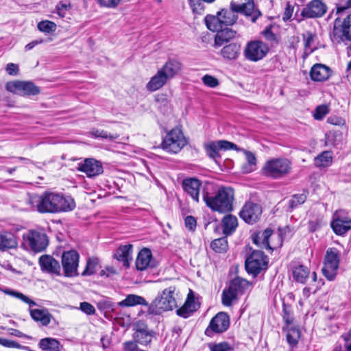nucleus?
<instances>
[{
  "instance_id": "5",
  "label": "nucleus",
  "mask_w": 351,
  "mask_h": 351,
  "mask_svg": "<svg viewBox=\"0 0 351 351\" xmlns=\"http://www.w3.org/2000/svg\"><path fill=\"white\" fill-rule=\"evenodd\" d=\"M49 243L45 233L37 230H29L23 235L22 246L24 249L34 252H42Z\"/></svg>"
},
{
  "instance_id": "2",
  "label": "nucleus",
  "mask_w": 351,
  "mask_h": 351,
  "mask_svg": "<svg viewBox=\"0 0 351 351\" xmlns=\"http://www.w3.org/2000/svg\"><path fill=\"white\" fill-rule=\"evenodd\" d=\"M176 287L170 286L165 289L154 300L149 304L147 311L152 315H160L177 307Z\"/></svg>"
},
{
  "instance_id": "55",
  "label": "nucleus",
  "mask_w": 351,
  "mask_h": 351,
  "mask_svg": "<svg viewBox=\"0 0 351 351\" xmlns=\"http://www.w3.org/2000/svg\"><path fill=\"white\" fill-rule=\"evenodd\" d=\"M306 199V196L304 194L295 195L292 197L289 201V206L291 208H294L298 206L303 204Z\"/></svg>"
},
{
  "instance_id": "16",
  "label": "nucleus",
  "mask_w": 351,
  "mask_h": 351,
  "mask_svg": "<svg viewBox=\"0 0 351 351\" xmlns=\"http://www.w3.org/2000/svg\"><path fill=\"white\" fill-rule=\"evenodd\" d=\"M204 149L210 158L216 160L220 158L219 150L237 149V145L228 141L220 140L206 143Z\"/></svg>"
},
{
  "instance_id": "9",
  "label": "nucleus",
  "mask_w": 351,
  "mask_h": 351,
  "mask_svg": "<svg viewBox=\"0 0 351 351\" xmlns=\"http://www.w3.org/2000/svg\"><path fill=\"white\" fill-rule=\"evenodd\" d=\"M268 259L262 251L254 250L246 258L245 267L247 272L256 277L267 267Z\"/></svg>"
},
{
  "instance_id": "29",
  "label": "nucleus",
  "mask_w": 351,
  "mask_h": 351,
  "mask_svg": "<svg viewBox=\"0 0 351 351\" xmlns=\"http://www.w3.org/2000/svg\"><path fill=\"white\" fill-rule=\"evenodd\" d=\"M18 245L16 237L11 232H0V251L16 248Z\"/></svg>"
},
{
  "instance_id": "39",
  "label": "nucleus",
  "mask_w": 351,
  "mask_h": 351,
  "mask_svg": "<svg viewBox=\"0 0 351 351\" xmlns=\"http://www.w3.org/2000/svg\"><path fill=\"white\" fill-rule=\"evenodd\" d=\"M332 162V152L324 151L314 159V165L318 168H325L331 165Z\"/></svg>"
},
{
  "instance_id": "64",
  "label": "nucleus",
  "mask_w": 351,
  "mask_h": 351,
  "mask_svg": "<svg viewBox=\"0 0 351 351\" xmlns=\"http://www.w3.org/2000/svg\"><path fill=\"white\" fill-rule=\"evenodd\" d=\"M6 72L10 75H16L19 72V66L14 63H9L5 68Z\"/></svg>"
},
{
  "instance_id": "17",
  "label": "nucleus",
  "mask_w": 351,
  "mask_h": 351,
  "mask_svg": "<svg viewBox=\"0 0 351 351\" xmlns=\"http://www.w3.org/2000/svg\"><path fill=\"white\" fill-rule=\"evenodd\" d=\"M77 169L84 173L88 178L97 176L104 171L101 162L95 158H86L82 162L78 164Z\"/></svg>"
},
{
  "instance_id": "42",
  "label": "nucleus",
  "mask_w": 351,
  "mask_h": 351,
  "mask_svg": "<svg viewBox=\"0 0 351 351\" xmlns=\"http://www.w3.org/2000/svg\"><path fill=\"white\" fill-rule=\"evenodd\" d=\"M220 18L219 12L216 15H207L204 19L207 28L212 32L219 31L223 27V23Z\"/></svg>"
},
{
  "instance_id": "46",
  "label": "nucleus",
  "mask_w": 351,
  "mask_h": 351,
  "mask_svg": "<svg viewBox=\"0 0 351 351\" xmlns=\"http://www.w3.org/2000/svg\"><path fill=\"white\" fill-rule=\"evenodd\" d=\"M305 51L308 53L313 52L315 49V47H313V43L315 40V34L313 33L307 31L302 35Z\"/></svg>"
},
{
  "instance_id": "23",
  "label": "nucleus",
  "mask_w": 351,
  "mask_h": 351,
  "mask_svg": "<svg viewBox=\"0 0 351 351\" xmlns=\"http://www.w3.org/2000/svg\"><path fill=\"white\" fill-rule=\"evenodd\" d=\"M29 312L31 317L43 326H47L50 324L52 315L47 308H32L29 306Z\"/></svg>"
},
{
  "instance_id": "6",
  "label": "nucleus",
  "mask_w": 351,
  "mask_h": 351,
  "mask_svg": "<svg viewBox=\"0 0 351 351\" xmlns=\"http://www.w3.org/2000/svg\"><path fill=\"white\" fill-rule=\"evenodd\" d=\"M187 141L182 130L178 128L170 130L161 143V147L165 152L170 154H177L186 146Z\"/></svg>"
},
{
  "instance_id": "62",
  "label": "nucleus",
  "mask_w": 351,
  "mask_h": 351,
  "mask_svg": "<svg viewBox=\"0 0 351 351\" xmlns=\"http://www.w3.org/2000/svg\"><path fill=\"white\" fill-rule=\"evenodd\" d=\"M244 154L246 158L245 162L249 163L250 165L256 166L257 160L254 154L250 151H245Z\"/></svg>"
},
{
  "instance_id": "53",
  "label": "nucleus",
  "mask_w": 351,
  "mask_h": 351,
  "mask_svg": "<svg viewBox=\"0 0 351 351\" xmlns=\"http://www.w3.org/2000/svg\"><path fill=\"white\" fill-rule=\"evenodd\" d=\"M329 112L328 106L326 105L318 106L315 110L313 117L316 120H322Z\"/></svg>"
},
{
  "instance_id": "52",
  "label": "nucleus",
  "mask_w": 351,
  "mask_h": 351,
  "mask_svg": "<svg viewBox=\"0 0 351 351\" xmlns=\"http://www.w3.org/2000/svg\"><path fill=\"white\" fill-rule=\"evenodd\" d=\"M282 317L283 320L287 326L293 324L294 319L291 307L290 306L286 305L285 304H283Z\"/></svg>"
},
{
  "instance_id": "44",
  "label": "nucleus",
  "mask_w": 351,
  "mask_h": 351,
  "mask_svg": "<svg viewBox=\"0 0 351 351\" xmlns=\"http://www.w3.org/2000/svg\"><path fill=\"white\" fill-rule=\"evenodd\" d=\"M211 248L217 253H223L227 251L228 245L226 237L215 239L210 244Z\"/></svg>"
},
{
  "instance_id": "43",
  "label": "nucleus",
  "mask_w": 351,
  "mask_h": 351,
  "mask_svg": "<svg viewBox=\"0 0 351 351\" xmlns=\"http://www.w3.org/2000/svg\"><path fill=\"white\" fill-rule=\"evenodd\" d=\"M238 296L232 290L230 289V287L225 289L222 292L221 301L222 304L226 306H230L236 300H237Z\"/></svg>"
},
{
  "instance_id": "56",
  "label": "nucleus",
  "mask_w": 351,
  "mask_h": 351,
  "mask_svg": "<svg viewBox=\"0 0 351 351\" xmlns=\"http://www.w3.org/2000/svg\"><path fill=\"white\" fill-rule=\"evenodd\" d=\"M92 134L95 138H102L106 139L109 138L111 140H114L117 139L119 137V135H117V134H111L104 130H97L95 131H93Z\"/></svg>"
},
{
  "instance_id": "22",
  "label": "nucleus",
  "mask_w": 351,
  "mask_h": 351,
  "mask_svg": "<svg viewBox=\"0 0 351 351\" xmlns=\"http://www.w3.org/2000/svg\"><path fill=\"white\" fill-rule=\"evenodd\" d=\"M39 264L43 271L56 274L61 275V267L58 261L49 255H43L39 258Z\"/></svg>"
},
{
  "instance_id": "30",
  "label": "nucleus",
  "mask_w": 351,
  "mask_h": 351,
  "mask_svg": "<svg viewBox=\"0 0 351 351\" xmlns=\"http://www.w3.org/2000/svg\"><path fill=\"white\" fill-rule=\"evenodd\" d=\"M169 80L159 69L157 73L153 75L150 80L146 84V89L150 92H154L163 87Z\"/></svg>"
},
{
  "instance_id": "7",
  "label": "nucleus",
  "mask_w": 351,
  "mask_h": 351,
  "mask_svg": "<svg viewBox=\"0 0 351 351\" xmlns=\"http://www.w3.org/2000/svg\"><path fill=\"white\" fill-rule=\"evenodd\" d=\"M341 253L335 247H329L324 256L322 274L330 281L333 280L338 272L340 263Z\"/></svg>"
},
{
  "instance_id": "25",
  "label": "nucleus",
  "mask_w": 351,
  "mask_h": 351,
  "mask_svg": "<svg viewBox=\"0 0 351 351\" xmlns=\"http://www.w3.org/2000/svg\"><path fill=\"white\" fill-rule=\"evenodd\" d=\"M331 73L329 67L322 64H316L312 67L310 75L312 80L322 82L328 80Z\"/></svg>"
},
{
  "instance_id": "36",
  "label": "nucleus",
  "mask_w": 351,
  "mask_h": 351,
  "mask_svg": "<svg viewBox=\"0 0 351 351\" xmlns=\"http://www.w3.org/2000/svg\"><path fill=\"white\" fill-rule=\"evenodd\" d=\"M241 46L237 43H230L221 50V55L227 60H235L240 54Z\"/></svg>"
},
{
  "instance_id": "60",
  "label": "nucleus",
  "mask_w": 351,
  "mask_h": 351,
  "mask_svg": "<svg viewBox=\"0 0 351 351\" xmlns=\"http://www.w3.org/2000/svg\"><path fill=\"white\" fill-rule=\"evenodd\" d=\"M185 226L189 230H194L196 228L197 222L196 219L193 216H187L185 218L184 220Z\"/></svg>"
},
{
  "instance_id": "24",
  "label": "nucleus",
  "mask_w": 351,
  "mask_h": 351,
  "mask_svg": "<svg viewBox=\"0 0 351 351\" xmlns=\"http://www.w3.org/2000/svg\"><path fill=\"white\" fill-rule=\"evenodd\" d=\"M182 69V64L174 59H169L159 69L169 80L173 79Z\"/></svg>"
},
{
  "instance_id": "20",
  "label": "nucleus",
  "mask_w": 351,
  "mask_h": 351,
  "mask_svg": "<svg viewBox=\"0 0 351 351\" xmlns=\"http://www.w3.org/2000/svg\"><path fill=\"white\" fill-rule=\"evenodd\" d=\"M199 307V304L195 301V293L192 290H189L187 298L184 305L177 309V315L183 318L189 317L193 313L196 311Z\"/></svg>"
},
{
  "instance_id": "45",
  "label": "nucleus",
  "mask_w": 351,
  "mask_h": 351,
  "mask_svg": "<svg viewBox=\"0 0 351 351\" xmlns=\"http://www.w3.org/2000/svg\"><path fill=\"white\" fill-rule=\"evenodd\" d=\"M97 306L99 310L104 311L105 313H115L116 306L117 305L113 303L110 299L104 298L97 302Z\"/></svg>"
},
{
  "instance_id": "26",
  "label": "nucleus",
  "mask_w": 351,
  "mask_h": 351,
  "mask_svg": "<svg viewBox=\"0 0 351 351\" xmlns=\"http://www.w3.org/2000/svg\"><path fill=\"white\" fill-rule=\"evenodd\" d=\"M57 197L56 213L69 212L75 208V202L72 197L57 193Z\"/></svg>"
},
{
  "instance_id": "59",
  "label": "nucleus",
  "mask_w": 351,
  "mask_h": 351,
  "mask_svg": "<svg viewBox=\"0 0 351 351\" xmlns=\"http://www.w3.org/2000/svg\"><path fill=\"white\" fill-rule=\"evenodd\" d=\"M231 350V346L227 342L215 344L210 348V351H230Z\"/></svg>"
},
{
  "instance_id": "31",
  "label": "nucleus",
  "mask_w": 351,
  "mask_h": 351,
  "mask_svg": "<svg viewBox=\"0 0 351 351\" xmlns=\"http://www.w3.org/2000/svg\"><path fill=\"white\" fill-rule=\"evenodd\" d=\"M133 337L136 343L142 345H146L152 341V335L148 330L146 326L143 324H138L136 326Z\"/></svg>"
},
{
  "instance_id": "35",
  "label": "nucleus",
  "mask_w": 351,
  "mask_h": 351,
  "mask_svg": "<svg viewBox=\"0 0 351 351\" xmlns=\"http://www.w3.org/2000/svg\"><path fill=\"white\" fill-rule=\"evenodd\" d=\"M251 285L250 282L241 277H236L230 282L229 287L237 295H241Z\"/></svg>"
},
{
  "instance_id": "49",
  "label": "nucleus",
  "mask_w": 351,
  "mask_h": 351,
  "mask_svg": "<svg viewBox=\"0 0 351 351\" xmlns=\"http://www.w3.org/2000/svg\"><path fill=\"white\" fill-rule=\"evenodd\" d=\"M99 264V260L97 258H90L87 260L86 266L84 271L83 276H90L95 274Z\"/></svg>"
},
{
  "instance_id": "58",
  "label": "nucleus",
  "mask_w": 351,
  "mask_h": 351,
  "mask_svg": "<svg viewBox=\"0 0 351 351\" xmlns=\"http://www.w3.org/2000/svg\"><path fill=\"white\" fill-rule=\"evenodd\" d=\"M80 309L84 313L91 315L95 313V307L87 302H83L80 303Z\"/></svg>"
},
{
  "instance_id": "21",
  "label": "nucleus",
  "mask_w": 351,
  "mask_h": 351,
  "mask_svg": "<svg viewBox=\"0 0 351 351\" xmlns=\"http://www.w3.org/2000/svg\"><path fill=\"white\" fill-rule=\"evenodd\" d=\"M201 181L197 178H189L182 181L184 191L196 202L199 200Z\"/></svg>"
},
{
  "instance_id": "50",
  "label": "nucleus",
  "mask_w": 351,
  "mask_h": 351,
  "mask_svg": "<svg viewBox=\"0 0 351 351\" xmlns=\"http://www.w3.org/2000/svg\"><path fill=\"white\" fill-rule=\"evenodd\" d=\"M38 29L45 33L53 32L56 29V24L50 21H43L38 23Z\"/></svg>"
},
{
  "instance_id": "34",
  "label": "nucleus",
  "mask_w": 351,
  "mask_h": 351,
  "mask_svg": "<svg viewBox=\"0 0 351 351\" xmlns=\"http://www.w3.org/2000/svg\"><path fill=\"white\" fill-rule=\"evenodd\" d=\"M117 305L120 307H131L136 305H144L149 307V304L142 296L129 294L126 298L121 302H119Z\"/></svg>"
},
{
  "instance_id": "57",
  "label": "nucleus",
  "mask_w": 351,
  "mask_h": 351,
  "mask_svg": "<svg viewBox=\"0 0 351 351\" xmlns=\"http://www.w3.org/2000/svg\"><path fill=\"white\" fill-rule=\"evenodd\" d=\"M202 80L204 84L210 88H215L219 85V80L210 75H205Z\"/></svg>"
},
{
  "instance_id": "61",
  "label": "nucleus",
  "mask_w": 351,
  "mask_h": 351,
  "mask_svg": "<svg viewBox=\"0 0 351 351\" xmlns=\"http://www.w3.org/2000/svg\"><path fill=\"white\" fill-rule=\"evenodd\" d=\"M123 351H137V350H138L137 349V344H136V342L135 340H134V341H125L123 344Z\"/></svg>"
},
{
  "instance_id": "32",
  "label": "nucleus",
  "mask_w": 351,
  "mask_h": 351,
  "mask_svg": "<svg viewBox=\"0 0 351 351\" xmlns=\"http://www.w3.org/2000/svg\"><path fill=\"white\" fill-rule=\"evenodd\" d=\"M236 36V32L231 28L226 27L221 29L217 32L215 37L214 46L219 47L222 46L225 43L228 42L230 40L234 38Z\"/></svg>"
},
{
  "instance_id": "54",
  "label": "nucleus",
  "mask_w": 351,
  "mask_h": 351,
  "mask_svg": "<svg viewBox=\"0 0 351 351\" xmlns=\"http://www.w3.org/2000/svg\"><path fill=\"white\" fill-rule=\"evenodd\" d=\"M122 0H96L100 7L114 9L118 7Z\"/></svg>"
},
{
  "instance_id": "37",
  "label": "nucleus",
  "mask_w": 351,
  "mask_h": 351,
  "mask_svg": "<svg viewBox=\"0 0 351 351\" xmlns=\"http://www.w3.org/2000/svg\"><path fill=\"white\" fill-rule=\"evenodd\" d=\"M292 274L296 282L304 284L310 275V270L306 266L298 265L293 268Z\"/></svg>"
},
{
  "instance_id": "40",
  "label": "nucleus",
  "mask_w": 351,
  "mask_h": 351,
  "mask_svg": "<svg viewBox=\"0 0 351 351\" xmlns=\"http://www.w3.org/2000/svg\"><path fill=\"white\" fill-rule=\"evenodd\" d=\"M219 12V16L223 23V25H233L237 19V14L236 10L230 7V10L221 9Z\"/></svg>"
},
{
  "instance_id": "15",
  "label": "nucleus",
  "mask_w": 351,
  "mask_h": 351,
  "mask_svg": "<svg viewBox=\"0 0 351 351\" xmlns=\"http://www.w3.org/2000/svg\"><path fill=\"white\" fill-rule=\"evenodd\" d=\"M261 214L262 208L259 204L248 202L243 206L239 216L245 222L253 224L259 219Z\"/></svg>"
},
{
  "instance_id": "13",
  "label": "nucleus",
  "mask_w": 351,
  "mask_h": 351,
  "mask_svg": "<svg viewBox=\"0 0 351 351\" xmlns=\"http://www.w3.org/2000/svg\"><path fill=\"white\" fill-rule=\"evenodd\" d=\"M229 326V315L226 313L219 312L210 320L208 327L205 330V334L210 336L213 332H223L228 330Z\"/></svg>"
},
{
  "instance_id": "14",
  "label": "nucleus",
  "mask_w": 351,
  "mask_h": 351,
  "mask_svg": "<svg viewBox=\"0 0 351 351\" xmlns=\"http://www.w3.org/2000/svg\"><path fill=\"white\" fill-rule=\"evenodd\" d=\"M268 47L261 41L250 42L244 51L245 58L251 61L256 62L263 59L268 52Z\"/></svg>"
},
{
  "instance_id": "41",
  "label": "nucleus",
  "mask_w": 351,
  "mask_h": 351,
  "mask_svg": "<svg viewBox=\"0 0 351 351\" xmlns=\"http://www.w3.org/2000/svg\"><path fill=\"white\" fill-rule=\"evenodd\" d=\"M38 346L43 351H60V343L54 338L47 337L42 339Z\"/></svg>"
},
{
  "instance_id": "38",
  "label": "nucleus",
  "mask_w": 351,
  "mask_h": 351,
  "mask_svg": "<svg viewBox=\"0 0 351 351\" xmlns=\"http://www.w3.org/2000/svg\"><path fill=\"white\" fill-rule=\"evenodd\" d=\"M221 224L223 234L226 236L230 235L235 231L238 226L237 218L235 216L228 215L223 218Z\"/></svg>"
},
{
  "instance_id": "19",
  "label": "nucleus",
  "mask_w": 351,
  "mask_h": 351,
  "mask_svg": "<svg viewBox=\"0 0 351 351\" xmlns=\"http://www.w3.org/2000/svg\"><path fill=\"white\" fill-rule=\"evenodd\" d=\"M231 8L236 10L237 14L241 13L249 17L252 23H254L261 15V12L258 10H254V5L252 0H250L248 2L241 4L231 3Z\"/></svg>"
},
{
  "instance_id": "51",
  "label": "nucleus",
  "mask_w": 351,
  "mask_h": 351,
  "mask_svg": "<svg viewBox=\"0 0 351 351\" xmlns=\"http://www.w3.org/2000/svg\"><path fill=\"white\" fill-rule=\"evenodd\" d=\"M189 5L194 14H202L205 6L203 0H188Z\"/></svg>"
},
{
  "instance_id": "4",
  "label": "nucleus",
  "mask_w": 351,
  "mask_h": 351,
  "mask_svg": "<svg viewBox=\"0 0 351 351\" xmlns=\"http://www.w3.org/2000/svg\"><path fill=\"white\" fill-rule=\"evenodd\" d=\"M291 169V161L285 158H273L265 162L262 173L274 179L281 178L289 174Z\"/></svg>"
},
{
  "instance_id": "47",
  "label": "nucleus",
  "mask_w": 351,
  "mask_h": 351,
  "mask_svg": "<svg viewBox=\"0 0 351 351\" xmlns=\"http://www.w3.org/2000/svg\"><path fill=\"white\" fill-rule=\"evenodd\" d=\"M71 4L69 1H60L56 6V13L58 15L64 18L70 12Z\"/></svg>"
},
{
  "instance_id": "63",
  "label": "nucleus",
  "mask_w": 351,
  "mask_h": 351,
  "mask_svg": "<svg viewBox=\"0 0 351 351\" xmlns=\"http://www.w3.org/2000/svg\"><path fill=\"white\" fill-rule=\"evenodd\" d=\"M263 34L265 39L269 41L272 42L276 40V35L272 32L270 27H266V29L263 32Z\"/></svg>"
},
{
  "instance_id": "11",
  "label": "nucleus",
  "mask_w": 351,
  "mask_h": 351,
  "mask_svg": "<svg viewBox=\"0 0 351 351\" xmlns=\"http://www.w3.org/2000/svg\"><path fill=\"white\" fill-rule=\"evenodd\" d=\"M8 91L21 95H36L40 93L39 87L32 82L14 80L8 82L5 84Z\"/></svg>"
},
{
  "instance_id": "28",
  "label": "nucleus",
  "mask_w": 351,
  "mask_h": 351,
  "mask_svg": "<svg viewBox=\"0 0 351 351\" xmlns=\"http://www.w3.org/2000/svg\"><path fill=\"white\" fill-rule=\"evenodd\" d=\"M132 245L128 244L120 246L114 255V258L123 263L125 267L130 266V261L132 260Z\"/></svg>"
},
{
  "instance_id": "3",
  "label": "nucleus",
  "mask_w": 351,
  "mask_h": 351,
  "mask_svg": "<svg viewBox=\"0 0 351 351\" xmlns=\"http://www.w3.org/2000/svg\"><path fill=\"white\" fill-rule=\"evenodd\" d=\"M57 198V193L47 191L41 195H29L27 204L39 213H56Z\"/></svg>"
},
{
  "instance_id": "10",
  "label": "nucleus",
  "mask_w": 351,
  "mask_h": 351,
  "mask_svg": "<svg viewBox=\"0 0 351 351\" xmlns=\"http://www.w3.org/2000/svg\"><path fill=\"white\" fill-rule=\"evenodd\" d=\"M330 226L337 235H344L351 229V219L348 213L345 210H336L332 215Z\"/></svg>"
},
{
  "instance_id": "8",
  "label": "nucleus",
  "mask_w": 351,
  "mask_h": 351,
  "mask_svg": "<svg viewBox=\"0 0 351 351\" xmlns=\"http://www.w3.org/2000/svg\"><path fill=\"white\" fill-rule=\"evenodd\" d=\"M331 38L339 43L346 40L351 41V14L341 19L337 18L334 21Z\"/></svg>"
},
{
  "instance_id": "12",
  "label": "nucleus",
  "mask_w": 351,
  "mask_h": 351,
  "mask_svg": "<svg viewBox=\"0 0 351 351\" xmlns=\"http://www.w3.org/2000/svg\"><path fill=\"white\" fill-rule=\"evenodd\" d=\"M79 254L75 250L64 252L62 255V265L64 276L74 277L78 275Z\"/></svg>"
},
{
  "instance_id": "1",
  "label": "nucleus",
  "mask_w": 351,
  "mask_h": 351,
  "mask_svg": "<svg viewBox=\"0 0 351 351\" xmlns=\"http://www.w3.org/2000/svg\"><path fill=\"white\" fill-rule=\"evenodd\" d=\"M234 191L230 187H221L214 196L203 193L202 197L206 205L213 211L219 213H230L233 209Z\"/></svg>"
},
{
  "instance_id": "27",
  "label": "nucleus",
  "mask_w": 351,
  "mask_h": 351,
  "mask_svg": "<svg viewBox=\"0 0 351 351\" xmlns=\"http://www.w3.org/2000/svg\"><path fill=\"white\" fill-rule=\"evenodd\" d=\"M152 254L150 250L143 248L141 250L136 260V267L138 270L143 271L152 266Z\"/></svg>"
},
{
  "instance_id": "18",
  "label": "nucleus",
  "mask_w": 351,
  "mask_h": 351,
  "mask_svg": "<svg viewBox=\"0 0 351 351\" xmlns=\"http://www.w3.org/2000/svg\"><path fill=\"white\" fill-rule=\"evenodd\" d=\"M327 10L326 4L321 0H313L302 11V15L306 18L322 16Z\"/></svg>"
},
{
  "instance_id": "48",
  "label": "nucleus",
  "mask_w": 351,
  "mask_h": 351,
  "mask_svg": "<svg viewBox=\"0 0 351 351\" xmlns=\"http://www.w3.org/2000/svg\"><path fill=\"white\" fill-rule=\"evenodd\" d=\"M5 293L9 295H11L12 297H14L16 298H18L19 300H21L24 303H26L29 305V307H32L34 306H36V303L31 300L29 298L24 295L23 293L14 291V290H7L5 291Z\"/></svg>"
},
{
  "instance_id": "33",
  "label": "nucleus",
  "mask_w": 351,
  "mask_h": 351,
  "mask_svg": "<svg viewBox=\"0 0 351 351\" xmlns=\"http://www.w3.org/2000/svg\"><path fill=\"white\" fill-rule=\"evenodd\" d=\"M273 234V230L270 228H267L263 232H261L256 234L254 238V243L261 248L273 250V247L269 243V238Z\"/></svg>"
}]
</instances>
